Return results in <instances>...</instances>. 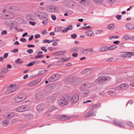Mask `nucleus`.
<instances>
[{
    "label": "nucleus",
    "mask_w": 134,
    "mask_h": 134,
    "mask_svg": "<svg viewBox=\"0 0 134 134\" xmlns=\"http://www.w3.org/2000/svg\"><path fill=\"white\" fill-rule=\"evenodd\" d=\"M66 52V51H64L62 52H58L56 53H58L59 55L62 54L63 53H65Z\"/></svg>",
    "instance_id": "57"
},
{
    "label": "nucleus",
    "mask_w": 134,
    "mask_h": 134,
    "mask_svg": "<svg viewBox=\"0 0 134 134\" xmlns=\"http://www.w3.org/2000/svg\"><path fill=\"white\" fill-rule=\"evenodd\" d=\"M25 120H27L29 119H32L33 118V115L31 114H25Z\"/></svg>",
    "instance_id": "25"
},
{
    "label": "nucleus",
    "mask_w": 134,
    "mask_h": 134,
    "mask_svg": "<svg viewBox=\"0 0 134 134\" xmlns=\"http://www.w3.org/2000/svg\"><path fill=\"white\" fill-rule=\"evenodd\" d=\"M108 47L107 46H103L99 49V51L100 52H104L108 50Z\"/></svg>",
    "instance_id": "27"
},
{
    "label": "nucleus",
    "mask_w": 134,
    "mask_h": 134,
    "mask_svg": "<svg viewBox=\"0 0 134 134\" xmlns=\"http://www.w3.org/2000/svg\"><path fill=\"white\" fill-rule=\"evenodd\" d=\"M126 124L127 126L134 127V124L132 123L131 122L128 121L126 122Z\"/></svg>",
    "instance_id": "46"
},
{
    "label": "nucleus",
    "mask_w": 134,
    "mask_h": 134,
    "mask_svg": "<svg viewBox=\"0 0 134 134\" xmlns=\"http://www.w3.org/2000/svg\"><path fill=\"white\" fill-rule=\"evenodd\" d=\"M105 81L106 82L107 81L110 80L111 79V77L109 76H103Z\"/></svg>",
    "instance_id": "42"
},
{
    "label": "nucleus",
    "mask_w": 134,
    "mask_h": 134,
    "mask_svg": "<svg viewBox=\"0 0 134 134\" xmlns=\"http://www.w3.org/2000/svg\"><path fill=\"white\" fill-rule=\"evenodd\" d=\"M19 86H17V87H14L13 88L8 89L6 91V92L7 93H12L17 90L19 88Z\"/></svg>",
    "instance_id": "15"
},
{
    "label": "nucleus",
    "mask_w": 134,
    "mask_h": 134,
    "mask_svg": "<svg viewBox=\"0 0 134 134\" xmlns=\"http://www.w3.org/2000/svg\"><path fill=\"white\" fill-rule=\"evenodd\" d=\"M70 59V58H62L61 59L62 61L65 62L68 60Z\"/></svg>",
    "instance_id": "50"
},
{
    "label": "nucleus",
    "mask_w": 134,
    "mask_h": 134,
    "mask_svg": "<svg viewBox=\"0 0 134 134\" xmlns=\"http://www.w3.org/2000/svg\"><path fill=\"white\" fill-rule=\"evenodd\" d=\"M96 82L99 84H102L106 82L103 76L98 77L96 80Z\"/></svg>",
    "instance_id": "11"
},
{
    "label": "nucleus",
    "mask_w": 134,
    "mask_h": 134,
    "mask_svg": "<svg viewBox=\"0 0 134 134\" xmlns=\"http://www.w3.org/2000/svg\"><path fill=\"white\" fill-rule=\"evenodd\" d=\"M94 114V112L92 110L86 113L85 115V117H89L93 115Z\"/></svg>",
    "instance_id": "26"
},
{
    "label": "nucleus",
    "mask_w": 134,
    "mask_h": 134,
    "mask_svg": "<svg viewBox=\"0 0 134 134\" xmlns=\"http://www.w3.org/2000/svg\"><path fill=\"white\" fill-rule=\"evenodd\" d=\"M127 57L130 58L131 57V56L134 55V53L133 52H127Z\"/></svg>",
    "instance_id": "43"
},
{
    "label": "nucleus",
    "mask_w": 134,
    "mask_h": 134,
    "mask_svg": "<svg viewBox=\"0 0 134 134\" xmlns=\"http://www.w3.org/2000/svg\"><path fill=\"white\" fill-rule=\"evenodd\" d=\"M70 100L71 99V102L75 103H76L79 99V95L76 93H75L71 95L70 97Z\"/></svg>",
    "instance_id": "5"
},
{
    "label": "nucleus",
    "mask_w": 134,
    "mask_h": 134,
    "mask_svg": "<svg viewBox=\"0 0 134 134\" xmlns=\"http://www.w3.org/2000/svg\"><path fill=\"white\" fill-rule=\"evenodd\" d=\"M45 20H43L42 22V24L44 25H47V21H46V19H45Z\"/></svg>",
    "instance_id": "56"
},
{
    "label": "nucleus",
    "mask_w": 134,
    "mask_h": 134,
    "mask_svg": "<svg viewBox=\"0 0 134 134\" xmlns=\"http://www.w3.org/2000/svg\"><path fill=\"white\" fill-rule=\"evenodd\" d=\"M72 25H69L62 31V32L63 33H65L68 30H71L72 29Z\"/></svg>",
    "instance_id": "21"
},
{
    "label": "nucleus",
    "mask_w": 134,
    "mask_h": 134,
    "mask_svg": "<svg viewBox=\"0 0 134 134\" xmlns=\"http://www.w3.org/2000/svg\"><path fill=\"white\" fill-rule=\"evenodd\" d=\"M71 37L73 38H75L77 37V35L76 34H74L71 35Z\"/></svg>",
    "instance_id": "63"
},
{
    "label": "nucleus",
    "mask_w": 134,
    "mask_h": 134,
    "mask_svg": "<svg viewBox=\"0 0 134 134\" xmlns=\"http://www.w3.org/2000/svg\"><path fill=\"white\" fill-rule=\"evenodd\" d=\"M93 51V49L89 48L83 49L81 51V53L85 55H88L91 54Z\"/></svg>",
    "instance_id": "8"
},
{
    "label": "nucleus",
    "mask_w": 134,
    "mask_h": 134,
    "mask_svg": "<svg viewBox=\"0 0 134 134\" xmlns=\"http://www.w3.org/2000/svg\"><path fill=\"white\" fill-rule=\"evenodd\" d=\"M89 109L91 110H92L96 108V106L94 104L90 106L89 107Z\"/></svg>",
    "instance_id": "44"
},
{
    "label": "nucleus",
    "mask_w": 134,
    "mask_h": 134,
    "mask_svg": "<svg viewBox=\"0 0 134 134\" xmlns=\"http://www.w3.org/2000/svg\"><path fill=\"white\" fill-rule=\"evenodd\" d=\"M17 120L18 121H24L25 119V114H21L19 117L17 118Z\"/></svg>",
    "instance_id": "20"
},
{
    "label": "nucleus",
    "mask_w": 134,
    "mask_h": 134,
    "mask_svg": "<svg viewBox=\"0 0 134 134\" xmlns=\"http://www.w3.org/2000/svg\"><path fill=\"white\" fill-rule=\"evenodd\" d=\"M115 17L118 20H120L121 19V15H116Z\"/></svg>",
    "instance_id": "59"
},
{
    "label": "nucleus",
    "mask_w": 134,
    "mask_h": 134,
    "mask_svg": "<svg viewBox=\"0 0 134 134\" xmlns=\"http://www.w3.org/2000/svg\"><path fill=\"white\" fill-rule=\"evenodd\" d=\"M56 99V97L54 95H53L49 97L48 99V102L53 103Z\"/></svg>",
    "instance_id": "24"
},
{
    "label": "nucleus",
    "mask_w": 134,
    "mask_h": 134,
    "mask_svg": "<svg viewBox=\"0 0 134 134\" xmlns=\"http://www.w3.org/2000/svg\"><path fill=\"white\" fill-rule=\"evenodd\" d=\"M90 87V85L89 83H85L81 85L80 89L83 93L82 96L83 98L86 97L89 94V91L88 89Z\"/></svg>",
    "instance_id": "1"
},
{
    "label": "nucleus",
    "mask_w": 134,
    "mask_h": 134,
    "mask_svg": "<svg viewBox=\"0 0 134 134\" xmlns=\"http://www.w3.org/2000/svg\"><path fill=\"white\" fill-rule=\"evenodd\" d=\"M20 41L24 42H26V40L24 38H22L20 39Z\"/></svg>",
    "instance_id": "61"
},
{
    "label": "nucleus",
    "mask_w": 134,
    "mask_h": 134,
    "mask_svg": "<svg viewBox=\"0 0 134 134\" xmlns=\"http://www.w3.org/2000/svg\"><path fill=\"white\" fill-rule=\"evenodd\" d=\"M70 100L69 97L66 95H64L58 101L59 104L62 106L65 105Z\"/></svg>",
    "instance_id": "2"
},
{
    "label": "nucleus",
    "mask_w": 134,
    "mask_h": 134,
    "mask_svg": "<svg viewBox=\"0 0 134 134\" xmlns=\"http://www.w3.org/2000/svg\"><path fill=\"white\" fill-rule=\"evenodd\" d=\"M56 108L55 106H51L49 107V109L50 111H51L53 110H55Z\"/></svg>",
    "instance_id": "41"
},
{
    "label": "nucleus",
    "mask_w": 134,
    "mask_h": 134,
    "mask_svg": "<svg viewBox=\"0 0 134 134\" xmlns=\"http://www.w3.org/2000/svg\"><path fill=\"white\" fill-rule=\"evenodd\" d=\"M83 49L82 47H76L72 48L70 49V51L71 52H79L81 51Z\"/></svg>",
    "instance_id": "19"
},
{
    "label": "nucleus",
    "mask_w": 134,
    "mask_h": 134,
    "mask_svg": "<svg viewBox=\"0 0 134 134\" xmlns=\"http://www.w3.org/2000/svg\"><path fill=\"white\" fill-rule=\"evenodd\" d=\"M44 105L43 104L38 105L36 107V109L37 110L39 111H42L44 108Z\"/></svg>",
    "instance_id": "23"
},
{
    "label": "nucleus",
    "mask_w": 134,
    "mask_h": 134,
    "mask_svg": "<svg viewBox=\"0 0 134 134\" xmlns=\"http://www.w3.org/2000/svg\"><path fill=\"white\" fill-rule=\"evenodd\" d=\"M51 16L52 19L53 20H55L56 19V18L55 15H52Z\"/></svg>",
    "instance_id": "64"
},
{
    "label": "nucleus",
    "mask_w": 134,
    "mask_h": 134,
    "mask_svg": "<svg viewBox=\"0 0 134 134\" xmlns=\"http://www.w3.org/2000/svg\"><path fill=\"white\" fill-rule=\"evenodd\" d=\"M2 18L4 19H10L9 18V15L6 14L2 16Z\"/></svg>",
    "instance_id": "45"
},
{
    "label": "nucleus",
    "mask_w": 134,
    "mask_h": 134,
    "mask_svg": "<svg viewBox=\"0 0 134 134\" xmlns=\"http://www.w3.org/2000/svg\"><path fill=\"white\" fill-rule=\"evenodd\" d=\"M8 71V70L6 67H4L2 69L1 73L2 74H4L6 73Z\"/></svg>",
    "instance_id": "28"
},
{
    "label": "nucleus",
    "mask_w": 134,
    "mask_h": 134,
    "mask_svg": "<svg viewBox=\"0 0 134 134\" xmlns=\"http://www.w3.org/2000/svg\"><path fill=\"white\" fill-rule=\"evenodd\" d=\"M96 106V108H100L101 107V104L100 103H97L96 104H94Z\"/></svg>",
    "instance_id": "48"
},
{
    "label": "nucleus",
    "mask_w": 134,
    "mask_h": 134,
    "mask_svg": "<svg viewBox=\"0 0 134 134\" xmlns=\"http://www.w3.org/2000/svg\"><path fill=\"white\" fill-rule=\"evenodd\" d=\"M115 27V25L113 24H110L108 25V29L109 30H112Z\"/></svg>",
    "instance_id": "33"
},
{
    "label": "nucleus",
    "mask_w": 134,
    "mask_h": 134,
    "mask_svg": "<svg viewBox=\"0 0 134 134\" xmlns=\"http://www.w3.org/2000/svg\"><path fill=\"white\" fill-rule=\"evenodd\" d=\"M48 15L47 13L42 12L41 16V19H46V21H48Z\"/></svg>",
    "instance_id": "22"
},
{
    "label": "nucleus",
    "mask_w": 134,
    "mask_h": 134,
    "mask_svg": "<svg viewBox=\"0 0 134 134\" xmlns=\"http://www.w3.org/2000/svg\"><path fill=\"white\" fill-rule=\"evenodd\" d=\"M9 123V121L6 119L3 120L2 121V125L6 127L8 124Z\"/></svg>",
    "instance_id": "30"
},
{
    "label": "nucleus",
    "mask_w": 134,
    "mask_h": 134,
    "mask_svg": "<svg viewBox=\"0 0 134 134\" xmlns=\"http://www.w3.org/2000/svg\"><path fill=\"white\" fill-rule=\"evenodd\" d=\"M76 78L74 77H70L66 79V81L69 82H76Z\"/></svg>",
    "instance_id": "18"
},
{
    "label": "nucleus",
    "mask_w": 134,
    "mask_h": 134,
    "mask_svg": "<svg viewBox=\"0 0 134 134\" xmlns=\"http://www.w3.org/2000/svg\"><path fill=\"white\" fill-rule=\"evenodd\" d=\"M92 29V27H91L90 26H89L86 27H83L81 29L83 30H87L91 29Z\"/></svg>",
    "instance_id": "40"
},
{
    "label": "nucleus",
    "mask_w": 134,
    "mask_h": 134,
    "mask_svg": "<svg viewBox=\"0 0 134 134\" xmlns=\"http://www.w3.org/2000/svg\"><path fill=\"white\" fill-rule=\"evenodd\" d=\"M42 12H40L39 11H37L35 13V15L40 19H41V16Z\"/></svg>",
    "instance_id": "34"
},
{
    "label": "nucleus",
    "mask_w": 134,
    "mask_h": 134,
    "mask_svg": "<svg viewBox=\"0 0 134 134\" xmlns=\"http://www.w3.org/2000/svg\"><path fill=\"white\" fill-rule=\"evenodd\" d=\"M8 8L9 10L14 12L18 11L19 10V7L13 5L9 6L8 7Z\"/></svg>",
    "instance_id": "14"
},
{
    "label": "nucleus",
    "mask_w": 134,
    "mask_h": 134,
    "mask_svg": "<svg viewBox=\"0 0 134 134\" xmlns=\"http://www.w3.org/2000/svg\"><path fill=\"white\" fill-rule=\"evenodd\" d=\"M64 4L68 7H72L75 5L74 2L70 0H66L65 1Z\"/></svg>",
    "instance_id": "12"
},
{
    "label": "nucleus",
    "mask_w": 134,
    "mask_h": 134,
    "mask_svg": "<svg viewBox=\"0 0 134 134\" xmlns=\"http://www.w3.org/2000/svg\"><path fill=\"white\" fill-rule=\"evenodd\" d=\"M14 115L15 114L14 112H10L9 114L7 115V118H12L14 116Z\"/></svg>",
    "instance_id": "35"
},
{
    "label": "nucleus",
    "mask_w": 134,
    "mask_h": 134,
    "mask_svg": "<svg viewBox=\"0 0 134 134\" xmlns=\"http://www.w3.org/2000/svg\"><path fill=\"white\" fill-rule=\"evenodd\" d=\"M43 56V55H36L35 57V58L36 59H37L38 58H41Z\"/></svg>",
    "instance_id": "53"
},
{
    "label": "nucleus",
    "mask_w": 134,
    "mask_h": 134,
    "mask_svg": "<svg viewBox=\"0 0 134 134\" xmlns=\"http://www.w3.org/2000/svg\"><path fill=\"white\" fill-rule=\"evenodd\" d=\"M7 33V31L6 30H4L3 31L1 32V34L2 35H6Z\"/></svg>",
    "instance_id": "62"
},
{
    "label": "nucleus",
    "mask_w": 134,
    "mask_h": 134,
    "mask_svg": "<svg viewBox=\"0 0 134 134\" xmlns=\"http://www.w3.org/2000/svg\"><path fill=\"white\" fill-rule=\"evenodd\" d=\"M34 18L33 15L31 14H27L26 16V18L28 20H32Z\"/></svg>",
    "instance_id": "29"
},
{
    "label": "nucleus",
    "mask_w": 134,
    "mask_h": 134,
    "mask_svg": "<svg viewBox=\"0 0 134 134\" xmlns=\"http://www.w3.org/2000/svg\"><path fill=\"white\" fill-rule=\"evenodd\" d=\"M47 70H42L39 71V74L40 75H41L46 73V72H47Z\"/></svg>",
    "instance_id": "39"
},
{
    "label": "nucleus",
    "mask_w": 134,
    "mask_h": 134,
    "mask_svg": "<svg viewBox=\"0 0 134 134\" xmlns=\"http://www.w3.org/2000/svg\"><path fill=\"white\" fill-rule=\"evenodd\" d=\"M17 122L16 120L15 119H13L11 121V123L13 124H15Z\"/></svg>",
    "instance_id": "52"
},
{
    "label": "nucleus",
    "mask_w": 134,
    "mask_h": 134,
    "mask_svg": "<svg viewBox=\"0 0 134 134\" xmlns=\"http://www.w3.org/2000/svg\"><path fill=\"white\" fill-rule=\"evenodd\" d=\"M14 17V15L12 13H10L9 14V18L10 19H13V18Z\"/></svg>",
    "instance_id": "49"
},
{
    "label": "nucleus",
    "mask_w": 134,
    "mask_h": 134,
    "mask_svg": "<svg viewBox=\"0 0 134 134\" xmlns=\"http://www.w3.org/2000/svg\"><path fill=\"white\" fill-rule=\"evenodd\" d=\"M126 27L128 30H132L134 29V25L133 26L132 25L127 24L126 25Z\"/></svg>",
    "instance_id": "32"
},
{
    "label": "nucleus",
    "mask_w": 134,
    "mask_h": 134,
    "mask_svg": "<svg viewBox=\"0 0 134 134\" xmlns=\"http://www.w3.org/2000/svg\"><path fill=\"white\" fill-rule=\"evenodd\" d=\"M5 24L7 25L8 26L13 25V24L12 21L10 20H8L6 21Z\"/></svg>",
    "instance_id": "36"
},
{
    "label": "nucleus",
    "mask_w": 134,
    "mask_h": 134,
    "mask_svg": "<svg viewBox=\"0 0 134 134\" xmlns=\"http://www.w3.org/2000/svg\"><path fill=\"white\" fill-rule=\"evenodd\" d=\"M30 107L28 105H23L19 106L16 108V110L18 112H21L29 110Z\"/></svg>",
    "instance_id": "3"
},
{
    "label": "nucleus",
    "mask_w": 134,
    "mask_h": 134,
    "mask_svg": "<svg viewBox=\"0 0 134 134\" xmlns=\"http://www.w3.org/2000/svg\"><path fill=\"white\" fill-rule=\"evenodd\" d=\"M44 96V93L41 92H37L36 94V98L39 99L43 98Z\"/></svg>",
    "instance_id": "17"
},
{
    "label": "nucleus",
    "mask_w": 134,
    "mask_h": 134,
    "mask_svg": "<svg viewBox=\"0 0 134 134\" xmlns=\"http://www.w3.org/2000/svg\"><path fill=\"white\" fill-rule=\"evenodd\" d=\"M116 0H108V2L110 4H112L114 3Z\"/></svg>",
    "instance_id": "58"
},
{
    "label": "nucleus",
    "mask_w": 134,
    "mask_h": 134,
    "mask_svg": "<svg viewBox=\"0 0 134 134\" xmlns=\"http://www.w3.org/2000/svg\"><path fill=\"white\" fill-rule=\"evenodd\" d=\"M86 34L89 36H91L93 35V32L91 30H89L87 31L86 33Z\"/></svg>",
    "instance_id": "38"
},
{
    "label": "nucleus",
    "mask_w": 134,
    "mask_h": 134,
    "mask_svg": "<svg viewBox=\"0 0 134 134\" xmlns=\"http://www.w3.org/2000/svg\"><path fill=\"white\" fill-rule=\"evenodd\" d=\"M129 87L128 85L125 83L121 84L118 87V89H119L125 90L127 88Z\"/></svg>",
    "instance_id": "16"
},
{
    "label": "nucleus",
    "mask_w": 134,
    "mask_h": 134,
    "mask_svg": "<svg viewBox=\"0 0 134 134\" xmlns=\"http://www.w3.org/2000/svg\"><path fill=\"white\" fill-rule=\"evenodd\" d=\"M46 9L52 12H54L58 10V8L53 5H48L46 7Z\"/></svg>",
    "instance_id": "6"
},
{
    "label": "nucleus",
    "mask_w": 134,
    "mask_h": 134,
    "mask_svg": "<svg viewBox=\"0 0 134 134\" xmlns=\"http://www.w3.org/2000/svg\"><path fill=\"white\" fill-rule=\"evenodd\" d=\"M61 31V29L59 27H56L55 28V31L56 32H59Z\"/></svg>",
    "instance_id": "47"
},
{
    "label": "nucleus",
    "mask_w": 134,
    "mask_h": 134,
    "mask_svg": "<svg viewBox=\"0 0 134 134\" xmlns=\"http://www.w3.org/2000/svg\"><path fill=\"white\" fill-rule=\"evenodd\" d=\"M18 51L17 49H15L11 51V52L14 53H17Z\"/></svg>",
    "instance_id": "55"
},
{
    "label": "nucleus",
    "mask_w": 134,
    "mask_h": 134,
    "mask_svg": "<svg viewBox=\"0 0 134 134\" xmlns=\"http://www.w3.org/2000/svg\"><path fill=\"white\" fill-rule=\"evenodd\" d=\"M26 52L29 53H32L33 52V50L32 49H29L26 50Z\"/></svg>",
    "instance_id": "54"
},
{
    "label": "nucleus",
    "mask_w": 134,
    "mask_h": 134,
    "mask_svg": "<svg viewBox=\"0 0 134 134\" xmlns=\"http://www.w3.org/2000/svg\"><path fill=\"white\" fill-rule=\"evenodd\" d=\"M25 98V97L19 96L15 97L14 100L15 102L18 103L22 102L24 100Z\"/></svg>",
    "instance_id": "10"
},
{
    "label": "nucleus",
    "mask_w": 134,
    "mask_h": 134,
    "mask_svg": "<svg viewBox=\"0 0 134 134\" xmlns=\"http://www.w3.org/2000/svg\"><path fill=\"white\" fill-rule=\"evenodd\" d=\"M116 47L117 46L115 45H113L110 46L109 47H108V49L109 50H113L115 49Z\"/></svg>",
    "instance_id": "37"
},
{
    "label": "nucleus",
    "mask_w": 134,
    "mask_h": 134,
    "mask_svg": "<svg viewBox=\"0 0 134 134\" xmlns=\"http://www.w3.org/2000/svg\"><path fill=\"white\" fill-rule=\"evenodd\" d=\"M113 122L114 124L120 127H125V125L123 123L119 121L114 120Z\"/></svg>",
    "instance_id": "13"
},
{
    "label": "nucleus",
    "mask_w": 134,
    "mask_h": 134,
    "mask_svg": "<svg viewBox=\"0 0 134 134\" xmlns=\"http://www.w3.org/2000/svg\"><path fill=\"white\" fill-rule=\"evenodd\" d=\"M60 75L59 74H56L52 75L49 78V81L50 82H54L57 81L60 77Z\"/></svg>",
    "instance_id": "4"
},
{
    "label": "nucleus",
    "mask_w": 134,
    "mask_h": 134,
    "mask_svg": "<svg viewBox=\"0 0 134 134\" xmlns=\"http://www.w3.org/2000/svg\"><path fill=\"white\" fill-rule=\"evenodd\" d=\"M34 63H35V62H33L27 64L26 65V66H32L34 64Z\"/></svg>",
    "instance_id": "51"
},
{
    "label": "nucleus",
    "mask_w": 134,
    "mask_h": 134,
    "mask_svg": "<svg viewBox=\"0 0 134 134\" xmlns=\"http://www.w3.org/2000/svg\"><path fill=\"white\" fill-rule=\"evenodd\" d=\"M57 117L59 120L61 121H66L70 119V117L65 115H58Z\"/></svg>",
    "instance_id": "9"
},
{
    "label": "nucleus",
    "mask_w": 134,
    "mask_h": 134,
    "mask_svg": "<svg viewBox=\"0 0 134 134\" xmlns=\"http://www.w3.org/2000/svg\"><path fill=\"white\" fill-rule=\"evenodd\" d=\"M41 79L40 78L36 79L29 83L28 85L30 87L34 86L37 85L41 81Z\"/></svg>",
    "instance_id": "7"
},
{
    "label": "nucleus",
    "mask_w": 134,
    "mask_h": 134,
    "mask_svg": "<svg viewBox=\"0 0 134 134\" xmlns=\"http://www.w3.org/2000/svg\"><path fill=\"white\" fill-rule=\"evenodd\" d=\"M130 38L129 35L126 34L124 35L122 38V40H130Z\"/></svg>",
    "instance_id": "31"
},
{
    "label": "nucleus",
    "mask_w": 134,
    "mask_h": 134,
    "mask_svg": "<svg viewBox=\"0 0 134 134\" xmlns=\"http://www.w3.org/2000/svg\"><path fill=\"white\" fill-rule=\"evenodd\" d=\"M17 86H19L18 85H14L13 84H11L9 85V88H13L14 87H17Z\"/></svg>",
    "instance_id": "60"
}]
</instances>
